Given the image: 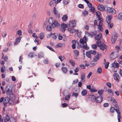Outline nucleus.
I'll list each match as a JSON object with an SVG mask.
<instances>
[{"label": "nucleus", "mask_w": 122, "mask_h": 122, "mask_svg": "<svg viewBox=\"0 0 122 122\" xmlns=\"http://www.w3.org/2000/svg\"><path fill=\"white\" fill-rule=\"evenodd\" d=\"M118 56V54L117 52H114L110 55V58L112 60H114Z\"/></svg>", "instance_id": "4"}, {"label": "nucleus", "mask_w": 122, "mask_h": 122, "mask_svg": "<svg viewBox=\"0 0 122 122\" xmlns=\"http://www.w3.org/2000/svg\"><path fill=\"white\" fill-rule=\"evenodd\" d=\"M105 10L108 13H112L113 11V9L111 8L106 6L105 7Z\"/></svg>", "instance_id": "10"}, {"label": "nucleus", "mask_w": 122, "mask_h": 122, "mask_svg": "<svg viewBox=\"0 0 122 122\" xmlns=\"http://www.w3.org/2000/svg\"><path fill=\"white\" fill-rule=\"evenodd\" d=\"M36 17V15L35 14H34L32 17V19L33 20H35Z\"/></svg>", "instance_id": "43"}, {"label": "nucleus", "mask_w": 122, "mask_h": 122, "mask_svg": "<svg viewBox=\"0 0 122 122\" xmlns=\"http://www.w3.org/2000/svg\"><path fill=\"white\" fill-rule=\"evenodd\" d=\"M90 91L92 92H97V90L94 89H91Z\"/></svg>", "instance_id": "46"}, {"label": "nucleus", "mask_w": 122, "mask_h": 122, "mask_svg": "<svg viewBox=\"0 0 122 122\" xmlns=\"http://www.w3.org/2000/svg\"><path fill=\"white\" fill-rule=\"evenodd\" d=\"M102 42L100 40H98L97 41V45L99 47L102 44Z\"/></svg>", "instance_id": "27"}, {"label": "nucleus", "mask_w": 122, "mask_h": 122, "mask_svg": "<svg viewBox=\"0 0 122 122\" xmlns=\"http://www.w3.org/2000/svg\"><path fill=\"white\" fill-rule=\"evenodd\" d=\"M91 46L92 48L94 50L96 49L97 47V46L95 44H93Z\"/></svg>", "instance_id": "34"}, {"label": "nucleus", "mask_w": 122, "mask_h": 122, "mask_svg": "<svg viewBox=\"0 0 122 122\" xmlns=\"http://www.w3.org/2000/svg\"><path fill=\"white\" fill-rule=\"evenodd\" d=\"M63 2L66 5H67L69 3V1L68 0H63Z\"/></svg>", "instance_id": "40"}, {"label": "nucleus", "mask_w": 122, "mask_h": 122, "mask_svg": "<svg viewBox=\"0 0 122 122\" xmlns=\"http://www.w3.org/2000/svg\"><path fill=\"white\" fill-rule=\"evenodd\" d=\"M44 63L45 64H47L48 63V59L47 58H46L45 59L44 61Z\"/></svg>", "instance_id": "41"}, {"label": "nucleus", "mask_w": 122, "mask_h": 122, "mask_svg": "<svg viewBox=\"0 0 122 122\" xmlns=\"http://www.w3.org/2000/svg\"><path fill=\"white\" fill-rule=\"evenodd\" d=\"M119 73L120 76H122V70L121 69H120L119 71Z\"/></svg>", "instance_id": "64"}, {"label": "nucleus", "mask_w": 122, "mask_h": 122, "mask_svg": "<svg viewBox=\"0 0 122 122\" xmlns=\"http://www.w3.org/2000/svg\"><path fill=\"white\" fill-rule=\"evenodd\" d=\"M78 94L74 92L72 94L73 96H74L75 97H76L78 96Z\"/></svg>", "instance_id": "50"}, {"label": "nucleus", "mask_w": 122, "mask_h": 122, "mask_svg": "<svg viewBox=\"0 0 122 122\" xmlns=\"http://www.w3.org/2000/svg\"><path fill=\"white\" fill-rule=\"evenodd\" d=\"M90 54H91L89 52V51L88 52H87L86 53V55L87 57L90 59H91V56Z\"/></svg>", "instance_id": "28"}, {"label": "nucleus", "mask_w": 122, "mask_h": 122, "mask_svg": "<svg viewBox=\"0 0 122 122\" xmlns=\"http://www.w3.org/2000/svg\"><path fill=\"white\" fill-rule=\"evenodd\" d=\"M117 18L119 20H122V13H120L118 15Z\"/></svg>", "instance_id": "30"}, {"label": "nucleus", "mask_w": 122, "mask_h": 122, "mask_svg": "<svg viewBox=\"0 0 122 122\" xmlns=\"http://www.w3.org/2000/svg\"><path fill=\"white\" fill-rule=\"evenodd\" d=\"M46 47H47L51 51H53L54 52V50L51 47H50L48 46H47Z\"/></svg>", "instance_id": "55"}, {"label": "nucleus", "mask_w": 122, "mask_h": 122, "mask_svg": "<svg viewBox=\"0 0 122 122\" xmlns=\"http://www.w3.org/2000/svg\"><path fill=\"white\" fill-rule=\"evenodd\" d=\"M92 74V72H90L89 73V74H88V76H87V79H89V78H90V77L91 76Z\"/></svg>", "instance_id": "56"}, {"label": "nucleus", "mask_w": 122, "mask_h": 122, "mask_svg": "<svg viewBox=\"0 0 122 122\" xmlns=\"http://www.w3.org/2000/svg\"><path fill=\"white\" fill-rule=\"evenodd\" d=\"M92 97H94L96 102L98 103H100L101 102L103 99V98L102 96L97 97H96L94 95H92Z\"/></svg>", "instance_id": "5"}, {"label": "nucleus", "mask_w": 122, "mask_h": 122, "mask_svg": "<svg viewBox=\"0 0 122 122\" xmlns=\"http://www.w3.org/2000/svg\"><path fill=\"white\" fill-rule=\"evenodd\" d=\"M53 12L55 15L56 17L59 18L60 17V14L58 12L57 10L55 7H54L53 10Z\"/></svg>", "instance_id": "11"}, {"label": "nucleus", "mask_w": 122, "mask_h": 122, "mask_svg": "<svg viewBox=\"0 0 122 122\" xmlns=\"http://www.w3.org/2000/svg\"><path fill=\"white\" fill-rule=\"evenodd\" d=\"M70 95L69 94L67 96H66L65 98V100L66 101L68 100L70 98Z\"/></svg>", "instance_id": "38"}, {"label": "nucleus", "mask_w": 122, "mask_h": 122, "mask_svg": "<svg viewBox=\"0 0 122 122\" xmlns=\"http://www.w3.org/2000/svg\"><path fill=\"white\" fill-rule=\"evenodd\" d=\"M6 93L8 96H9L11 102L13 101L15 98V95L12 92V89H10L9 88H8L6 91Z\"/></svg>", "instance_id": "2"}, {"label": "nucleus", "mask_w": 122, "mask_h": 122, "mask_svg": "<svg viewBox=\"0 0 122 122\" xmlns=\"http://www.w3.org/2000/svg\"><path fill=\"white\" fill-rule=\"evenodd\" d=\"M108 92L109 93L111 94V96H113V92L112 89H109Z\"/></svg>", "instance_id": "31"}, {"label": "nucleus", "mask_w": 122, "mask_h": 122, "mask_svg": "<svg viewBox=\"0 0 122 122\" xmlns=\"http://www.w3.org/2000/svg\"><path fill=\"white\" fill-rule=\"evenodd\" d=\"M90 53L91 54L95 55L96 53V51L95 50H90L89 51Z\"/></svg>", "instance_id": "25"}, {"label": "nucleus", "mask_w": 122, "mask_h": 122, "mask_svg": "<svg viewBox=\"0 0 122 122\" xmlns=\"http://www.w3.org/2000/svg\"><path fill=\"white\" fill-rule=\"evenodd\" d=\"M83 15L84 16L88 14V12L86 10H85L83 12Z\"/></svg>", "instance_id": "39"}, {"label": "nucleus", "mask_w": 122, "mask_h": 122, "mask_svg": "<svg viewBox=\"0 0 122 122\" xmlns=\"http://www.w3.org/2000/svg\"><path fill=\"white\" fill-rule=\"evenodd\" d=\"M100 49L102 50H104L107 48V46L105 44H102L100 46Z\"/></svg>", "instance_id": "18"}, {"label": "nucleus", "mask_w": 122, "mask_h": 122, "mask_svg": "<svg viewBox=\"0 0 122 122\" xmlns=\"http://www.w3.org/2000/svg\"><path fill=\"white\" fill-rule=\"evenodd\" d=\"M98 93L100 95V96H101L102 95L104 92V90H100L98 91Z\"/></svg>", "instance_id": "26"}, {"label": "nucleus", "mask_w": 122, "mask_h": 122, "mask_svg": "<svg viewBox=\"0 0 122 122\" xmlns=\"http://www.w3.org/2000/svg\"><path fill=\"white\" fill-rule=\"evenodd\" d=\"M59 58L61 61H62L64 59V58L62 57L61 56H59Z\"/></svg>", "instance_id": "62"}, {"label": "nucleus", "mask_w": 122, "mask_h": 122, "mask_svg": "<svg viewBox=\"0 0 122 122\" xmlns=\"http://www.w3.org/2000/svg\"><path fill=\"white\" fill-rule=\"evenodd\" d=\"M106 85L109 88L111 87V83L109 82H107L106 83Z\"/></svg>", "instance_id": "48"}, {"label": "nucleus", "mask_w": 122, "mask_h": 122, "mask_svg": "<svg viewBox=\"0 0 122 122\" xmlns=\"http://www.w3.org/2000/svg\"><path fill=\"white\" fill-rule=\"evenodd\" d=\"M113 76L114 79L117 81L119 82V80L118 79L119 77V74L116 73H115Z\"/></svg>", "instance_id": "13"}, {"label": "nucleus", "mask_w": 122, "mask_h": 122, "mask_svg": "<svg viewBox=\"0 0 122 122\" xmlns=\"http://www.w3.org/2000/svg\"><path fill=\"white\" fill-rule=\"evenodd\" d=\"M111 66L112 67L114 68H118L119 67V65L118 63L115 62V61L111 65Z\"/></svg>", "instance_id": "14"}, {"label": "nucleus", "mask_w": 122, "mask_h": 122, "mask_svg": "<svg viewBox=\"0 0 122 122\" xmlns=\"http://www.w3.org/2000/svg\"><path fill=\"white\" fill-rule=\"evenodd\" d=\"M33 52H30L28 55V56L29 57L31 58L33 57Z\"/></svg>", "instance_id": "44"}, {"label": "nucleus", "mask_w": 122, "mask_h": 122, "mask_svg": "<svg viewBox=\"0 0 122 122\" xmlns=\"http://www.w3.org/2000/svg\"><path fill=\"white\" fill-rule=\"evenodd\" d=\"M120 108H118L116 110V112L117 115V119L118 122H120V118L121 117L120 115H121V113L119 111Z\"/></svg>", "instance_id": "9"}, {"label": "nucleus", "mask_w": 122, "mask_h": 122, "mask_svg": "<svg viewBox=\"0 0 122 122\" xmlns=\"http://www.w3.org/2000/svg\"><path fill=\"white\" fill-rule=\"evenodd\" d=\"M117 34H115L113 35L112 36V38L111 39V41L113 44H114L115 43L116 40L117 39Z\"/></svg>", "instance_id": "8"}, {"label": "nucleus", "mask_w": 122, "mask_h": 122, "mask_svg": "<svg viewBox=\"0 0 122 122\" xmlns=\"http://www.w3.org/2000/svg\"><path fill=\"white\" fill-rule=\"evenodd\" d=\"M80 42L83 45L82 47L85 49L87 50L89 49L87 46L86 42L83 39H81L80 40Z\"/></svg>", "instance_id": "3"}, {"label": "nucleus", "mask_w": 122, "mask_h": 122, "mask_svg": "<svg viewBox=\"0 0 122 122\" xmlns=\"http://www.w3.org/2000/svg\"><path fill=\"white\" fill-rule=\"evenodd\" d=\"M112 17L111 16H108L106 18V20H111L112 19Z\"/></svg>", "instance_id": "60"}, {"label": "nucleus", "mask_w": 122, "mask_h": 122, "mask_svg": "<svg viewBox=\"0 0 122 122\" xmlns=\"http://www.w3.org/2000/svg\"><path fill=\"white\" fill-rule=\"evenodd\" d=\"M9 101H11L10 99V97H5L4 98V101L3 102L4 105H5L7 103L9 102Z\"/></svg>", "instance_id": "7"}, {"label": "nucleus", "mask_w": 122, "mask_h": 122, "mask_svg": "<svg viewBox=\"0 0 122 122\" xmlns=\"http://www.w3.org/2000/svg\"><path fill=\"white\" fill-rule=\"evenodd\" d=\"M44 33L43 32H41L39 35L40 38L41 40H42L44 37Z\"/></svg>", "instance_id": "24"}, {"label": "nucleus", "mask_w": 122, "mask_h": 122, "mask_svg": "<svg viewBox=\"0 0 122 122\" xmlns=\"http://www.w3.org/2000/svg\"><path fill=\"white\" fill-rule=\"evenodd\" d=\"M70 62L71 64V65L73 66H74L75 65V63L72 60H70Z\"/></svg>", "instance_id": "45"}, {"label": "nucleus", "mask_w": 122, "mask_h": 122, "mask_svg": "<svg viewBox=\"0 0 122 122\" xmlns=\"http://www.w3.org/2000/svg\"><path fill=\"white\" fill-rule=\"evenodd\" d=\"M68 106L67 104L66 103L62 104V106L63 107H67Z\"/></svg>", "instance_id": "52"}, {"label": "nucleus", "mask_w": 122, "mask_h": 122, "mask_svg": "<svg viewBox=\"0 0 122 122\" xmlns=\"http://www.w3.org/2000/svg\"><path fill=\"white\" fill-rule=\"evenodd\" d=\"M102 69H97V72L99 74H100L102 72Z\"/></svg>", "instance_id": "63"}, {"label": "nucleus", "mask_w": 122, "mask_h": 122, "mask_svg": "<svg viewBox=\"0 0 122 122\" xmlns=\"http://www.w3.org/2000/svg\"><path fill=\"white\" fill-rule=\"evenodd\" d=\"M109 97L110 98V99L111 100L112 103L114 106L115 107L117 108V109L119 108V106L117 105V103L115 99L113 98H112L111 97Z\"/></svg>", "instance_id": "6"}, {"label": "nucleus", "mask_w": 122, "mask_h": 122, "mask_svg": "<svg viewBox=\"0 0 122 122\" xmlns=\"http://www.w3.org/2000/svg\"><path fill=\"white\" fill-rule=\"evenodd\" d=\"M109 104L107 103H106L104 104L103 106L104 107H107L109 106Z\"/></svg>", "instance_id": "54"}, {"label": "nucleus", "mask_w": 122, "mask_h": 122, "mask_svg": "<svg viewBox=\"0 0 122 122\" xmlns=\"http://www.w3.org/2000/svg\"><path fill=\"white\" fill-rule=\"evenodd\" d=\"M96 15L98 17V18H99L100 17L101 13L99 12L98 11H97L96 12Z\"/></svg>", "instance_id": "42"}, {"label": "nucleus", "mask_w": 122, "mask_h": 122, "mask_svg": "<svg viewBox=\"0 0 122 122\" xmlns=\"http://www.w3.org/2000/svg\"><path fill=\"white\" fill-rule=\"evenodd\" d=\"M49 23L52 26V28H54L56 27H58L60 26V24L56 20L53 19L52 18H50L48 20Z\"/></svg>", "instance_id": "1"}, {"label": "nucleus", "mask_w": 122, "mask_h": 122, "mask_svg": "<svg viewBox=\"0 0 122 122\" xmlns=\"http://www.w3.org/2000/svg\"><path fill=\"white\" fill-rule=\"evenodd\" d=\"M98 29L102 31H103V28L102 26V25H98Z\"/></svg>", "instance_id": "37"}, {"label": "nucleus", "mask_w": 122, "mask_h": 122, "mask_svg": "<svg viewBox=\"0 0 122 122\" xmlns=\"http://www.w3.org/2000/svg\"><path fill=\"white\" fill-rule=\"evenodd\" d=\"M99 34L98 35H96L95 37V39L96 40H98L99 39Z\"/></svg>", "instance_id": "53"}, {"label": "nucleus", "mask_w": 122, "mask_h": 122, "mask_svg": "<svg viewBox=\"0 0 122 122\" xmlns=\"http://www.w3.org/2000/svg\"><path fill=\"white\" fill-rule=\"evenodd\" d=\"M109 64V63L108 62L105 65V68L107 69L108 68Z\"/></svg>", "instance_id": "49"}, {"label": "nucleus", "mask_w": 122, "mask_h": 122, "mask_svg": "<svg viewBox=\"0 0 122 122\" xmlns=\"http://www.w3.org/2000/svg\"><path fill=\"white\" fill-rule=\"evenodd\" d=\"M65 46V45L64 44L61 43H58L56 46V47H64Z\"/></svg>", "instance_id": "21"}, {"label": "nucleus", "mask_w": 122, "mask_h": 122, "mask_svg": "<svg viewBox=\"0 0 122 122\" xmlns=\"http://www.w3.org/2000/svg\"><path fill=\"white\" fill-rule=\"evenodd\" d=\"M21 38V37H17V38L16 39V41L15 43V45H17L20 42Z\"/></svg>", "instance_id": "19"}, {"label": "nucleus", "mask_w": 122, "mask_h": 122, "mask_svg": "<svg viewBox=\"0 0 122 122\" xmlns=\"http://www.w3.org/2000/svg\"><path fill=\"white\" fill-rule=\"evenodd\" d=\"M99 36L98 40H100L102 38V35L101 33H99Z\"/></svg>", "instance_id": "61"}, {"label": "nucleus", "mask_w": 122, "mask_h": 122, "mask_svg": "<svg viewBox=\"0 0 122 122\" xmlns=\"http://www.w3.org/2000/svg\"><path fill=\"white\" fill-rule=\"evenodd\" d=\"M97 8L98 10L100 11H102L104 10H105V7H104L101 4H99Z\"/></svg>", "instance_id": "15"}, {"label": "nucleus", "mask_w": 122, "mask_h": 122, "mask_svg": "<svg viewBox=\"0 0 122 122\" xmlns=\"http://www.w3.org/2000/svg\"><path fill=\"white\" fill-rule=\"evenodd\" d=\"M78 7L81 8H83L84 7L83 5L81 4H79L78 5Z\"/></svg>", "instance_id": "57"}, {"label": "nucleus", "mask_w": 122, "mask_h": 122, "mask_svg": "<svg viewBox=\"0 0 122 122\" xmlns=\"http://www.w3.org/2000/svg\"><path fill=\"white\" fill-rule=\"evenodd\" d=\"M85 73H82L81 75V81L82 82H84L85 81Z\"/></svg>", "instance_id": "17"}, {"label": "nucleus", "mask_w": 122, "mask_h": 122, "mask_svg": "<svg viewBox=\"0 0 122 122\" xmlns=\"http://www.w3.org/2000/svg\"><path fill=\"white\" fill-rule=\"evenodd\" d=\"M21 31L20 30H19L17 31L18 35L19 36L21 35Z\"/></svg>", "instance_id": "51"}, {"label": "nucleus", "mask_w": 122, "mask_h": 122, "mask_svg": "<svg viewBox=\"0 0 122 122\" xmlns=\"http://www.w3.org/2000/svg\"><path fill=\"white\" fill-rule=\"evenodd\" d=\"M61 27L65 28L67 27V24L64 23L61 24Z\"/></svg>", "instance_id": "29"}, {"label": "nucleus", "mask_w": 122, "mask_h": 122, "mask_svg": "<svg viewBox=\"0 0 122 122\" xmlns=\"http://www.w3.org/2000/svg\"><path fill=\"white\" fill-rule=\"evenodd\" d=\"M44 55L42 54H38V57L39 58H41L44 57Z\"/></svg>", "instance_id": "47"}, {"label": "nucleus", "mask_w": 122, "mask_h": 122, "mask_svg": "<svg viewBox=\"0 0 122 122\" xmlns=\"http://www.w3.org/2000/svg\"><path fill=\"white\" fill-rule=\"evenodd\" d=\"M51 28H52V26H51L50 25H48L46 27V30L47 31H51Z\"/></svg>", "instance_id": "20"}, {"label": "nucleus", "mask_w": 122, "mask_h": 122, "mask_svg": "<svg viewBox=\"0 0 122 122\" xmlns=\"http://www.w3.org/2000/svg\"><path fill=\"white\" fill-rule=\"evenodd\" d=\"M90 9L91 12L93 13L95 12L96 10L93 7H92Z\"/></svg>", "instance_id": "33"}, {"label": "nucleus", "mask_w": 122, "mask_h": 122, "mask_svg": "<svg viewBox=\"0 0 122 122\" xmlns=\"http://www.w3.org/2000/svg\"><path fill=\"white\" fill-rule=\"evenodd\" d=\"M117 109V108L116 109H115L113 107H112L110 110V112L112 113H113L114 112V110H115L116 109Z\"/></svg>", "instance_id": "35"}, {"label": "nucleus", "mask_w": 122, "mask_h": 122, "mask_svg": "<svg viewBox=\"0 0 122 122\" xmlns=\"http://www.w3.org/2000/svg\"><path fill=\"white\" fill-rule=\"evenodd\" d=\"M68 18V16L66 15H65L62 17V19L63 21H66Z\"/></svg>", "instance_id": "23"}, {"label": "nucleus", "mask_w": 122, "mask_h": 122, "mask_svg": "<svg viewBox=\"0 0 122 122\" xmlns=\"http://www.w3.org/2000/svg\"><path fill=\"white\" fill-rule=\"evenodd\" d=\"M10 118V117L7 115L5 116V117L4 118V120H6L7 121H9Z\"/></svg>", "instance_id": "32"}, {"label": "nucleus", "mask_w": 122, "mask_h": 122, "mask_svg": "<svg viewBox=\"0 0 122 122\" xmlns=\"http://www.w3.org/2000/svg\"><path fill=\"white\" fill-rule=\"evenodd\" d=\"M4 101V98L3 97H2L0 99V103H1L2 102H3Z\"/></svg>", "instance_id": "59"}, {"label": "nucleus", "mask_w": 122, "mask_h": 122, "mask_svg": "<svg viewBox=\"0 0 122 122\" xmlns=\"http://www.w3.org/2000/svg\"><path fill=\"white\" fill-rule=\"evenodd\" d=\"M87 93V91L85 89L83 90L81 92V94L82 96H84L86 95Z\"/></svg>", "instance_id": "22"}, {"label": "nucleus", "mask_w": 122, "mask_h": 122, "mask_svg": "<svg viewBox=\"0 0 122 122\" xmlns=\"http://www.w3.org/2000/svg\"><path fill=\"white\" fill-rule=\"evenodd\" d=\"M74 52L75 53V54L77 56H78L79 55V51L76 50H75L74 51Z\"/></svg>", "instance_id": "36"}, {"label": "nucleus", "mask_w": 122, "mask_h": 122, "mask_svg": "<svg viewBox=\"0 0 122 122\" xmlns=\"http://www.w3.org/2000/svg\"><path fill=\"white\" fill-rule=\"evenodd\" d=\"M11 79L12 81H15L16 79L15 77L14 76H12L11 77Z\"/></svg>", "instance_id": "58"}, {"label": "nucleus", "mask_w": 122, "mask_h": 122, "mask_svg": "<svg viewBox=\"0 0 122 122\" xmlns=\"http://www.w3.org/2000/svg\"><path fill=\"white\" fill-rule=\"evenodd\" d=\"M76 25L75 20H72L70 21L69 24V27H74Z\"/></svg>", "instance_id": "12"}, {"label": "nucleus", "mask_w": 122, "mask_h": 122, "mask_svg": "<svg viewBox=\"0 0 122 122\" xmlns=\"http://www.w3.org/2000/svg\"><path fill=\"white\" fill-rule=\"evenodd\" d=\"M97 55L95 56V58L93 59V61L94 62H96L100 58V55L98 52L97 53Z\"/></svg>", "instance_id": "16"}]
</instances>
